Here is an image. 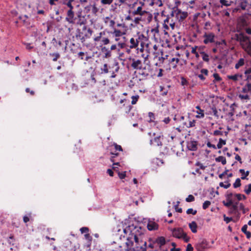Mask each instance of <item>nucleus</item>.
<instances>
[{"label": "nucleus", "mask_w": 251, "mask_h": 251, "mask_svg": "<svg viewBox=\"0 0 251 251\" xmlns=\"http://www.w3.org/2000/svg\"><path fill=\"white\" fill-rule=\"evenodd\" d=\"M197 48V46L193 47L192 48L191 52L193 54H194L197 58H199V54L198 52L196 50Z\"/></svg>", "instance_id": "c03bdc74"}, {"label": "nucleus", "mask_w": 251, "mask_h": 251, "mask_svg": "<svg viewBox=\"0 0 251 251\" xmlns=\"http://www.w3.org/2000/svg\"><path fill=\"white\" fill-rule=\"evenodd\" d=\"M211 204V202L210 201H205L203 203V205H202V208L203 209H206V208H207Z\"/></svg>", "instance_id": "49530a36"}, {"label": "nucleus", "mask_w": 251, "mask_h": 251, "mask_svg": "<svg viewBox=\"0 0 251 251\" xmlns=\"http://www.w3.org/2000/svg\"><path fill=\"white\" fill-rule=\"evenodd\" d=\"M131 61V67L135 70H142L145 69L142 67V61L139 59H136L135 58L130 59Z\"/></svg>", "instance_id": "1a4fd4ad"}, {"label": "nucleus", "mask_w": 251, "mask_h": 251, "mask_svg": "<svg viewBox=\"0 0 251 251\" xmlns=\"http://www.w3.org/2000/svg\"><path fill=\"white\" fill-rule=\"evenodd\" d=\"M50 55L52 56V60L53 61H56L57 59L59 57L60 55L58 53H50Z\"/></svg>", "instance_id": "473e14b6"}, {"label": "nucleus", "mask_w": 251, "mask_h": 251, "mask_svg": "<svg viewBox=\"0 0 251 251\" xmlns=\"http://www.w3.org/2000/svg\"><path fill=\"white\" fill-rule=\"evenodd\" d=\"M237 204H238L237 202H235V203H233V202L232 204L230 206H231V209L233 211H236L237 210V208H238Z\"/></svg>", "instance_id": "13d9d810"}, {"label": "nucleus", "mask_w": 251, "mask_h": 251, "mask_svg": "<svg viewBox=\"0 0 251 251\" xmlns=\"http://www.w3.org/2000/svg\"><path fill=\"white\" fill-rule=\"evenodd\" d=\"M156 242L158 244H160V246H163L165 244V243H166L165 239L164 237H158L156 239Z\"/></svg>", "instance_id": "cd10ccee"}, {"label": "nucleus", "mask_w": 251, "mask_h": 251, "mask_svg": "<svg viewBox=\"0 0 251 251\" xmlns=\"http://www.w3.org/2000/svg\"><path fill=\"white\" fill-rule=\"evenodd\" d=\"M250 4L246 0H242L240 3V7L243 10H248L250 8Z\"/></svg>", "instance_id": "aec40b11"}, {"label": "nucleus", "mask_w": 251, "mask_h": 251, "mask_svg": "<svg viewBox=\"0 0 251 251\" xmlns=\"http://www.w3.org/2000/svg\"><path fill=\"white\" fill-rule=\"evenodd\" d=\"M238 27L237 29V31L239 32L242 28H244L247 26L248 24L246 19L244 18H240L238 21Z\"/></svg>", "instance_id": "f8f14e48"}, {"label": "nucleus", "mask_w": 251, "mask_h": 251, "mask_svg": "<svg viewBox=\"0 0 251 251\" xmlns=\"http://www.w3.org/2000/svg\"><path fill=\"white\" fill-rule=\"evenodd\" d=\"M206 145L209 148H213L215 150L217 149V147H216L215 145L212 144L210 142H208L206 144Z\"/></svg>", "instance_id": "69168bd1"}, {"label": "nucleus", "mask_w": 251, "mask_h": 251, "mask_svg": "<svg viewBox=\"0 0 251 251\" xmlns=\"http://www.w3.org/2000/svg\"><path fill=\"white\" fill-rule=\"evenodd\" d=\"M215 160L217 162H221L223 165H225L226 163V158L223 156H220L216 158Z\"/></svg>", "instance_id": "a878e982"}, {"label": "nucleus", "mask_w": 251, "mask_h": 251, "mask_svg": "<svg viewBox=\"0 0 251 251\" xmlns=\"http://www.w3.org/2000/svg\"><path fill=\"white\" fill-rule=\"evenodd\" d=\"M160 91L161 92V95L164 96H166L168 93V89H165V88L162 86H160Z\"/></svg>", "instance_id": "58836bf2"}, {"label": "nucleus", "mask_w": 251, "mask_h": 251, "mask_svg": "<svg viewBox=\"0 0 251 251\" xmlns=\"http://www.w3.org/2000/svg\"><path fill=\"white\" fill-rule=\"evenodd\" d=\"M186 213L187 214H192L194 215L197 213V210H194L193 208H189L187 210Z\"/></svg>", "instance_id": "de8ad7c7"}, {"label": "nucleus", "mask_w": 251, "mask_h": 251, "mask_svg": "<svg viewBox=\"0 0 251 251\" xmlns=\"http://www.w3.org/2000/svg\"><path fill=\"white\" fill-rule=\"evenodd\" d=\"M225 183L226 184H224V182H220L219 184V185L221 187H223L225 189H227L230 186V183L229 182V181H225Z\"/></svg>", "instance_id": "c85d7f7f"}, {"label": "nucleus", "mask_w": 251, "mask_h": 251, "mask_svg": "<svg viewBox=\"0 0 251 251\" xmlns=\"http://www.w3.org/2000/svg\"><path fill=\"white\" fill-rule=\"evenodd\" d=\"M153 54L154 55V59H157L158 60H159L161 62H163V57L162 56V55L161 56H158V55H159V53H157V52H153Z\"/></svg>", "instance_id": "c9c22d12"}, {"label": "nucleus", "mask_w": 251, "mask_h": 251, "mask_svg": "<svg viewBox=\"0 0 251 251\" xmlns=\"http://www.w3.org/2000/svg\"><path fill=\"white\" fill-rule=\"evenodd\" d=\"M139 41L137 39L131 38L130 40V45L129 48L130 49H134L138 46Z\"/></svg>", "instance_id": "a211bd4d"}, {"label": "nucleus", "mask_w": 251, "mask_h": 251, "mask_svg": "<svg viewBox=\"0 0 251 251\" xmlns=\"http://www.w3.org/2000/svg\"><path fill=\"white\" fill-rule=\"evenodd\" d=\"M227 77L228 79L232 80L234 82H236L239 79H242L243 78V75L240 74H236L233 75H228Z\"/></svg>", "instance_id": "4468645a"}, {"label": "nucleus", "mask_w": 251, "mask_h": 251, "mask_svg": "<svg viewBox=\"0 0 251 251\" xmlns=\"http://www.w3.org/2000/svg\"><path fill=\"white\" fill-rule=\"evenodd\" d=\"M193 248L190 244H188L187 246L186 251H193Z\"/></svg>", "instance_id": "774afa93"}, {"label": "nucleus", "mask_w": 251, "mask_h": 251, "mask_svg": "<svg viewBox=\"0 0 251 251\" xmlns=\"http://www.w3.org/2000/svg\"><path fill=\"white\" fill-rule=\"evenodd\" d=\"M101 42L103 45H106L110 43V40L108 38L103 37L101 38Z\"/></svg>", "instance_id": "a18cd8bd"}, {"label": "nucleus", "mask_w": 251, "mask_h": 251, "mask_svg": "<svg viewBox=\"0 0 251 251\" xmlns=\"http://www.w3.org/2000/svg\"><path fill=\"white\" fill-rule=\"evenodd\" d=\"M189 226L193 233H196L197 231V225L195 222L193 221L189 224Z\"/></svg>", "instance_id": "4be33fe9"}, {"label": "nucleus", "mask_w": 251, "mask_h": 251, "mask_svg": "<svg viewBox=\"0 0 251 251\" xmlns=\"http://www.w3.org/2000/svg\"><path fill=\"white\" fill-rule=\"evenodd\" d=\"M187 148L192 151L197 150V142L195 141H190L187 143Z\"/></svg>", "instance_id": "ddd939ff"}, {"label": "nucleus", "mask_w": 251, "mask_h": 251, "mask_svg": "<svg viewBox=\"0 0 251 251\" xmlns=\"http://www.w3.org/2000/svg\"><path fill=\"white\" fill-rule=\"evenodd\" d=\"M197 113L198 114V115L196 116L197 118H202L204 117V114L203 110L200 109L199 111H197Z\"/></svg>", "instance_id": "e433bc0d"}, {"label": "nucleus", "mask_w": 251, "mask_h": 251, "mask_svg": "<svg viewBox=\"0 0 251 251\" xmlns=\"http://www.w3.org/2000/svg\"><path fill=\"white\" fill-rule=\"evenodd\" d=\"M195 200L194 197L192 195H189L187 198L186 199V201L187 202H192Z\"/></svg>", "instance_id": "09e8293b"}, {"label": "nucleus", "mask_w": 251, "mask_h": 251, "mask_svg": "<svg viewBox=\"0 0 251 251\" xmlns=\"http://www.w3.org/2000/svg\"><path fill=\"white\" fill-rule=\"evenodd\" d=\"M226 144V141L223 140L222 138L219 139V141L217 145V148L221 149L222 148L223 145H225Z\"/></svg>", "instance_id": "c756f323"}, {"label": "nucleus", "mask_w": 251, "mask_h": 251, "mask_svg": "<svg viewBox=\"0 0 251 251\" xmlns=\"http://www.w3.org/2000/svg\"><path fill=\"white\" fill-rule=\"evenodd\" d=\"M142 16H140V17H137L134 18V20H132V21L134 22L135 24H138L139 23V22L142 20Z\"/></svg>", "instance_id": "680f3d73"}, {"label": "nucleus", "mask_w": 251, "mask_h": 251, "mask_svg": "<svg viewBox=\"0 0 251 251\" xmlns=\"http://www.w3.org/2000/svg\"><path fill=\"white\" fill-rule=\"evenodd\" d=\"M101 71L104 74H107L108 73V66L107 64H104L103 68L101 69Z\"/></svg>", "instance_id": "864d4df0"}, {"label": "nucleus", "mask_w": 251, "mask_h": 251, "mask_svg": "<svg viewBox=\"0 0 251 251\" xmlns=\"http://www.w3.org/2000/svg\"><path fill=\"white\" fill-rule=\"evenodd\" d=\"M203 37L204 38L203 43L205 44L215 42V35L212 32L205 33Z\"/></svg>", "instance_id": "0eeeda50"}, {"label": "nucleus", "mask_w": 251, "mask_h": 251, "mask_svg": "<svg viewBox=\"0 0 251 251\" xmlns=\"http://www.w3.org/2000/svg\"><path fill=\"white\" fill-rule=\"evenodd\" d=\"M118 176L120 179H124L126 176V172L122 173L118 172Z\"/></svg>", "instance_id": "5fc2aeb1"}, {"label": "nucleus", "mask_w": 251, "mask_h": 251, "mask_svg": "<svg viewBox=\"0 0 251 251\" xmlns=\"http://www.w3.org/2000/svg\"><path fill=\"white\" fill-rule=\"evenodd\" d=\"M220 3L221 4V7L222 8L223 6H229L232 3V1L228 0H220Z\"/></svg>", "instance_id": "412c9836"}, {"label": "nucleus", "mask_w": 251, "mask_h": 251, "mask_svg": "<svg viewBox=\"0 0 251 251\" xmlns=\"http://www.w3.org/2000/svg\"><path fill=\"white\" fill-rule=\"evenodd\" d=\"M213 134L215 136L222 135L223 132L220 130H216L214 131Z\"/></svg>", "instance_id": "338daca9"}, {"label": "nucleus", "mask_w": 251, "mask_h": 251, "mask_svg": "<svg viewBox=\"0 0 251 251\" xmlns=\"http://www.w3.org/2000/svg\"><path fill=\"white\" fill-rule=\"evenodd\" d=\"M224 221L226 222V223H229L230 221H232V219L231 217H226L225 215L224 216Z\"/></svg>", "instance_id": "0e129e2a"}, {"label": "nucleus", "mask_w": 251, "mask_h": 251, "mask_svg": "<svg viewBox=\"0 0 251 251\" xmlns=\"http://www.w3.org/2000/svg\"><path fill=\"white\" fill-rule=\"evenodd\" d=\"M209 248V243L205 239H202L197 244L196 247L198 251H204V250Z\"/></svg>", "instance_id": "6e6552de"}, {"label": "nucleus", "mask_w": 251, "mask_h": 251, "mask_svg": "<svg viewBox=\"0 0 251 251\" xmlns=\"http://www.w3.org/2000/svg\"><path fill=\"white\" fill-rule=\"evenodd\" d=\"M246 76L247 83L251 84V68H248L244 72Z\"/></svg>", "instance_id": "f3484780"}, {"label": "nucleus", "mask_w": 251, "mask_h": 251, "mask_svg": "<svg viewBox=\"0 0 251 251\" xmlns=\"http://www.w3.org/2000/svg\"><path fill=\"white\" fill-rule=\"evenodd\" d=\"M106 19L109 21L108 25L113 29L115 28L114 25L115 24V22L113 20H110V18L108 17L106 18Z\"/></svg>", "instance_id": "f704fd0d"}, {"label": "nucleus", "mask_w": 251, "mask_h": 251, "mask_svg": "<svg viewBox=\"0 0 251 251\" xmlns=\"http://www.w3.org/2000/svg\"><path fill=\"white\" fill-rule=\"evenodd\" d=\"M172 16L171 14L168 15L167 18L164 20V23L163 24V28L166 30H168L170 26L172 29H174L175 25V22L173 20V17Z\"/></svg>", "instance_id": "39448f33"}, {"label": "nucleus", "mask_w": 251, "mask_h": 251, "mask_svg": "<svg viewBox=\"0 0 251 251\" xmlns=\"http://www.w3.org/2000/svg\"><path fill=\"white\" fill-rule=\"evenodd\" d=\"M241 185V180L239 178L236 179L235 182L233 183V186L234 188L239 187Z\"/></svg>", "instance_id": "7c9ffc66"}, {"label": "nucleus", "mask_w": 251, "mask_h": 251, "mask_svg": "<svg viewBox=\"0 0 251 251\" xmlns=\"http://www.w3.org/2000/svg\"><path fill=\"white\" fill-rule=\"evenodd\" d=\"M223 202L225 206L229 207L232 204L233 201H226V202L224 201Z\"/></svg>", "instance_id": "603ef678"}, {"label": "nucleus", "mask_w": 251, "mask_h": 251, "mask_svg": "<svg viewBox=\"0 0 251 251\" xmlns=\"http://www.w3.org/2000/svg\"><path fill=\"white\" fill-rule=\"evenodd\" d=\"M132 14L133 15L140 16L146 15L148 17V20L149 22H150L152 19V15L150 13L145 10H143L142 5L138 6L136 9L132 11Z\"/></svg>", "instance_id": "423d86ee"}, {"label": "nucleus", "mask_w": 251, "mask_h": 251, "mask_svg": "<svg viewBox=\"0 0 251 251\" xmlns=\"http://www.w3.org/2000/svg\"><path fill=\"white\" fill-rule=\"evenodd\" d=\"M239 172L242 174V176L241 178L242 179H247V176L249 175V172L247 171L246 172H245L244 169H240L239 170Z\"/></svg>", "instance_id": "bb28decb"}, {"label": "nucleus", "mask_w": 251, "mask_h": 251, "mask_svg": "<svg viewBox=\"0 0 251 251\" xmlns=\"http://www.w3.org/2000/svg\"><path fill=\"white\" fill-rule=\"evenodd\" d=\"M234 196L237 198L238 201H240L242 199L245 200L246 199V197L245 195L240 194H236L234 195Z\"/></svg>", "instance_id": "a19ab883"}, {"label": "nucleus", "mask_w": 251, "mask_h": 251, "mask_svg": "<svg viewBox=\"0 0 251 251\" xmlns=\"http://www.w3.org/2000/svg\"><path fill=\"white\" fill-rule=\"evenodd\" d=\"M161 138L162 139V136L161 135L154 137L153 139L150 140V145L154 146H161L162 145Z\"/></svg>", "instance_id": "9b49d317"}, {"label": "nucleus", "mask_w": 251, "mask_h": 251, "mask_svg": "<svg viewBox=\"0 0 251 251\" xmlns=\"http://www.w3.org/2000/svg\"><path fill=\"white\" fill-rule=\"evenodd\" d=\"M232 39L239 42L242 48L251 56V42L249 37L243 32H239L235 34Z\"/></svg>", "instance_id": "f03ea898"}, {"label": "nucleus", "mask_w": 251, "mask_h": 251, "mask_svg": "<svg viewBox=\"0 0 251 251\" xmlns=\"http://www.w3.org/2000/svg\"><path fill=\"white\" fill-rule=\"evenodd\" d=\"M113 1V0H101V3L103 4H110Z\"/></svg>", "instance_id": "e2e57ef3"}, {"label": "nucleus", "mask_w": 251, "mask_h": 251, "mask_svg": "<svg viewBox=\"0 0 251 251\" xmlns=\"http://www.w3.org/2000/svg\"><path fill=\"white\" fill-rule=\"evenodd\" d=\"M173 237L178 239H181V237L185 233L181 228H174L171 229Z\"/></svg>", "instance_id": "9d476101"}, {"label": "nucleus", "mask_w": 251, "mask_h": 251, "mask_svg": "<svg viewBox=\"0 0 251 251\" xmlns=\"http://www.w3.org/2000/svg\"><path fill=\"white\" fill-rule=\"evenodd\" d=\"M139 97L138 95H135V96H132L131 97V99H132L131 104L133 105L136 104L139 99Z\"/></svg>", "instance_id": "4c0bfd02"}, {"label": "nucleus", "mask_w": 251, "mask_h": 251, "mask_svg": "<svg viewBox=\"0 0 251 251\" xmlns=\"http://www.w3.org/2000/svg\"><path fill=\"white\" fill-rule=\"evenodd\" d=\"M64 4L66 5L69 9L67 10L66 20L69 23H75L74 12L73 11L75 5V0H64Z\"/></svg>", "instance_id": "7ed1b4c3"}, {"label": "nucleus", "mask_w": 251, "mask_h": 251, "mask_svg": "<svg viewBox=\"0 0 251 251\" xmlns=\"http://www.w3.org/2000/svg\"><path fill=\"white\" fill-rule=\"evenodd\" d=\"M166 0H151V4L155 5L158 7H160L163 5V2Z\"/></svg>", "instance_id": "5701e85b"}, {"label": "nucleus", "mask_w": 251, "mask_h": 251, "mask_svg": "<svg viewBox=\"0 0 251 251\" xmlns=\"http://www.w3.org/2000/svg\"><path fill=\"white\" fill-rule=\"evenodd\" d=\"M238 97H239V98L241 100H250V97H249V96L248 95L239 94Z\"/></svg>", "instance_id": "ea45409f"}, {"label": "nucleus", "mask_w": 251, "mask_h": 251, "mask_svg": "<svg viewBox=\"0 0 251 251\" xmlns=\"http://www.w3.org/2000/svg\"><path fill=\"white\" fill-rule=\"evenodd\" d=\"M213 77L215 79V80L217 81H219L222 79L219 74L217 73H215L213 74Z\"/></svg>", "instance_id": "4d7b16f0"}, {"label": "nucleus", "mask_w": 251, "mask_h": 251, "mask_svg": "<svg viewBox=\"0 0 251 251\" xmlns=\"http://www.w3.org/2000/svg\"><path fill=\"white\" fill-rule=\"evenodd\" d=\"M147 227L149 230H156L158 228V225L153 221H149L147 225Z\"/></svg>", "instance_id": "2eb2a0df"}, {"label": "nucleus", "mask_w": 251, "mask_h": 251, "mask_svg": "<svg viewBox=\"0 0 251 251\" xmlns=\"http://www.w3.org/2000/svg\"><path fill=\"white\" fill-rule=\"evenodd\" d=\"M195 165L199 167V169H201V170H204L205 168L206 167L205 166H204L202 164H201L200 162H197L196 163Z\"/></svg>", "instance_id": "3c124183"}, {"label": "nucleus", "mask_w": 251, "mask_h": 251, "mask_svg": "<svg viewBox=\"0 0 251 251\" xmlns=\"http://www.w3.org/2000/svg\"><path fill=\"white\" fill-rule=\"evenodd\" d=\"M239 208L240 210H242L243 213H246V212L249 211V209L245 208L244 205L242 203L239 204Z\"/></svg>", "instance_id": "37998d69"}, {"label": "nucleus", "mask_w": 251, "mask_h": 251, "mask_svg": "<svg viewBox=\"0 0 251 251\" xmlns=\"http://www.w3.org/2000/svg\"><path fill=\"white\" fill-rule=\"evenodd\" d=\"M91 10L92 13L96 14L99 11V8L96 6L95 4H94L91 6Z\"/></svg>", "instance_id": "72a5a7b5"}, {"label": "nucleus", "mask_w": 251, "mask_h": 251, "mask_svg": "<svg viewBox=\"0 0 251 251\" xmlns=\"http://www.w3.org/2000/svg\"><path fill=\"white\" fill-rule=\"evenodd\" d=\"M111 34L115 37H119L120 36H122L126 34V32L122 31L117 29L116 28H114L113 31L111 32Z\"/></svg>", "instance_id": "dca6fc26"}, {"label": "nucleus", "mask_w": 251, "mask_h": 251, "mask_svg": "<svg viewBox=\"0 0 251 251\" xmlns=\"http://www.w3.org/2000/svg\"><path fill=\"white\" fill-rule=\"evenodd\" d=\"M149 117L150 118L149 122H152L153 121V119H154V114L151 112H150L148 114Z\"/></svg>", "instance_id": "6e6d98bb"}, {"label": "nucleus", "mask_w": 251, "mask_h": 251, "mask_svg": "<svg viewBox=\"0 0 251 251\" xmlns=\"http://www.w3.org/2000/svg\"><path fill=\"white\" fill-rule=\"evenodd\" d=\"M181 239H183L185 242L187 243L190 240V238L188 237L186 234L185 233L184 235L181 237Z\"/></svg>", "instance_id": "bf43d9fd"}, {"label": "nucleus", "mask_w": 251, "mask_h": 251, "mask_svg": "<svg viewBox=\"0 0 251 251\" xmlns=\"http://www.w3.org/2000/svg\"><path fill=\"white\" fill-rule=\"evenodd\" d=\"M216 46L224 45L226 46V41L225 40H222L221 41H217L215 42Z\"/></svg>", "instance_id": "8fccbe9b"}, {"label": "nucleus", "mask_w": 251, "mask_h": 251, "mask_svg": "<svg viewBox=\"0 0 251 251\" xmlns=\"http://www.w3.org/2000/svg\"><path fill=\"white\" fill-rule=\"evenodd\" d=\"M80 231L81 233H88V232L89 231V229L87 227H83L80 229Z\"/></svg>", "instance_id": "052dcab7"}, {"label": "nucleus", "mask_w": 251, "mask_h": 251, "mask_svg": "<svg viewBox=\"0 0 251 251\" xmlns=\"http://www.w3.org/2000/svg\"><path fill=\"white\" fill-rule=\"evenodd\" d=\"M102 51L104 52V57L107 58L111 56V51L110 50L104 47L101 49Z\"/></svg>", "instance_id": "6ab92c4d"}, {"label": "nucleus", "mask_w": 251, "mask_h": 251, "mask_svg": "<svg viewBox=\"0 0 251 251\" xmlns=\"http://www.w3.org/2000/svg\"><path fill=\"white\" fill-rule=\"evenodd\" d=\"M126 236V251H145L147 243L143 240V229L137 225L131 224L123 229Z\"/></svg>", "instance_id": "f257e3e1"}, {"label": "nucleus", "mask_w": 251, "mask_h": 251, "mask_svg": "<svg viewBox=\"0 0 251 251\" xmlns=\"http://www.w3.org/2000/svg\"><path fill=\"white\" fill-rule=\"evenodd\" d=\"M244 191L247 194H249L251 192V183L246 186Z\"/></svg>", "instance_id": "79ce46f5"}, {"label": "nucleus", "mask_w": 251, "mask_h": 251, "mask_svg": "<svg viewBox=\"0 0 251 251\" xmlns=\"http://www.w3.org/2000/svg\"><path fill=\"white\" fill-rule=\"evenodd\" d=\"M200 54L201 55L202 60L206 62H208L209 61V56L208 54L204 51H201Z\"/></svg>", "instance_id": "393cba45"}, {"label": "nucleus", "mask_w": 251, "mask_h": 251, "mask_svg": "<svg viewBox=\"0 0 251 251\" xmlns=\"http://www.w3.org/2000/svg\"><path fill=\"white\" fill-rule=\"evenodd\" d=\"M245 64V59L244 58H240L235 65V68L238 69L240 67L243 66Z\"/></svg>", "instance_id": "b1692460"}, {"label": "nucleus", "mask_w": 251, "mask_h": 251, "mask_svg": "<svg viewBox=\"0 0 251 251\" xmlns=\"http://www.w3.org/2000/svg\"><path fill=\"white\" fill-rule=\"evenodd\" d=\"M233 194L232 193L227 192L226 195V201H233Z\"/></svg>", "instance_id": "2f4dec72"}, {"label": "nucleus", "mask_w": 251, "mask_h": 251, "mask_svg": "<svg viewBox=\"0 0 251 251\" xmlns=\"http://www.w3.org/2000/svg\"><path fill=\"white\" fill-rule=\"evenodd\" d=\"M171 15L172 16H176L179 22H182L187 17L188 13L186 11H182L177 7H174L171 13Z\"/></svg>", "instance_id": "20e7f679"}]
</instances>
